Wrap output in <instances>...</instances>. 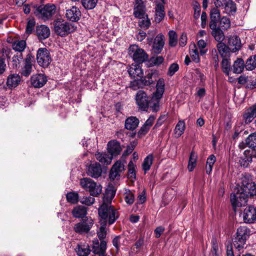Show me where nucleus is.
<instances>
[{
    "instance_id": "1",
    "label": "nucleus",
    "mask_w": 256,
    "mask_h": 256,
    "mask_svg": "<svg viewBox=\"0 0 256 256\" xmlns=\"http://www.w3.org/2000/svg\"><path fill=\"white\" fill-rule=\"evenodd\" d=\"M115 194L116 191L114 190H106L103 202L98 209L100 224L110 226L119 218L118 210L111 204Z\"/></svg>"
},
{
    "instance_id": "2",
    "label": "nucleus",
    "mask_w": 256,
    "mask_h": 256,
    "mask_svg": "<svg viewBox=\"0 0 256 256\" xmlns=\"http://www.w3.org/2000/svg\"><path fill=\"white\" fill-rule=\"evenodd\" d=\"M32 7L34 14L44 20L50 19L55 14L56 10V6L51 4L32 6Z\"/></svg>"
},
{
    "instance_id": "3",
    "label": "nucleus",
    "mask_w": 256,
    "mask_h": 256,
    "mask_svg": "<svg viewBox=\"0 0 256 256\" xmlns=\"http://www.w3.org/2000/svg\"><path fill=\"white\" fill-rule=\"evenodd\" d=\"M54 25L55 33L62 37L66 36L75 30L72 24L64 20H56Z\"/></svg>"
},
{
    "instance_id": "4",
    "label": "nucleus",
    "mask_w": 256,
    "mask_h": 256,
    "mask_svg": "<svg viewBox=\"0 0 256 256\" xmlns=\"http://www.w3.org/2000/svg\"><path fill=\"white\" fill-rule=\"evenodd\" d=\"M128 54L134 61L138 64L146 62L148 58V55L146 52L137 45L130 46L128 48Z\"/></svg>"
},
{
    "instance_id": "5",
    "label": "nucleus",
    "mask_w": 256,
    "mask_h": 256,
    "mask_svg": "<svg viewBox=\"0 0 256 256\" xmlns=\"http://www.w3.org/2000/svg\"><path fill=\"white\" fill-rule=\"evenodd\" d=\"M249 196L239 190L236 193L232 194L230 195V202L234 208L236 207L244 206L248 202Z\"/></svg>"
},
{
    "instance_id": "6",
    "label": "nucleus",
    "mask_w": 256,
    "mask_h": 256,
    "mask_svg": "<svg viewBox=\"0 0 256 256\" xmlns=\"http://www.w3.org/2000/svg\"><path fill=\"white\" fill-rule=\"evenodd\" d=\"M36 60L40 66L48 67L52 62L50 52L45 48H39L37 51Z\"/></svg>"
},
{
    "instance_id": "7",
    "label": "nucleus",
    "mask_w": 256,
    "mask_h": 256,
    "mask_svg": "<svg viewBox=\"0 0 256 256\" xmlns=\"http://www.w3.org/2000/svg\"><path fill=\"white\" fill-rule=\"evenodd\" d=\"M94 224V221L90 218L86 217L82 220L76 224L74 230L75 232L83 234L88 232Z\"/></svg>"
},
{
    "instance_id": "8",
    "label": "nucleus",
    "mask_w": 256,
    "mask_h": 256,
    "mask_svg": "<svg viewBox=\"0 0 256 256\" xmlns=\"http://www.w3.org/2000/svg\"><path fill=\"white\" fill-rule=\"evenodd\" d=\"M135 100L138 108L142 111H147L149 106L148 97L143 90H138L135 96Z\"/></svg>"
},
{
    "instance_id": "9",
    "label": "nucleus",
    "mask_w": 256,
    "mask_h": 256,
    "mask_svg": "<svg viewBox=\"0 0 256 256\" xmlns=\"http://www.w3.org/2000/svg\"><path fill=\"white\" fill-rule=\"evenodd\" d=\"M256 158V150L250 148L244 151V154L240 158L239 162L241 166L247 168L252 162V158Z\"/></svg>"
},
{
    "instance_id": "10",
    "label": "nucleus",
    "mask_w": 256,
    "mask_h": 256,
    "mask_svg": "<svg viewBox=\"0 0 256 256\" xmlns=\"http://www.w3.org/2000/svg\"><path fill=\"white\" fill-rule=\"evenodd\" d=\"M243 220L246 224H252L256 220V209L252 206L246 208L242 214Z\"/></svg>"
},
{
    "instance_id": "11",
    "label": "nucleus",
    "mask_w": 256,
    "mask_h": 256,
    "mask_svg": "<svg viewBox=\"0 0 256 256\" xmlns=\"http://www.w3.org/2000/svg\"><path fill=\"white\" fill-rule=\"evenodd\" d=\"M48 81L47 77L42 74H33L30 78L31 84L35 88H40L44 86Z\"/></svg>"
},
{
    "instance_id": "12",
    "label": "nucleus",
    "mask_w": 256,
    "mask_h": 256,
    "mask_svg": "<svg viewBox=\"0 0 256 256\" xmlns=\"http://www.w3.org/2000/svg\"><path fill=\"white\" fill-rule=\"evenodd\" d=\"M87 174L94 178H97L101 176L102 168L99 163L95 162L90 164L86 168Z\"/></svg>"
},
{
    "instance_id": "13",
    "label": "nucleus",
    "mask_w": 256,
    "mask_h": 256,
    "mask_svg": "<svg viewBox=\"0 0 256 256\" xmlns=\"http://www.w3.org/2000/svg\"><path fill=\"white\" fill-rule=\"evenodd\" d=\"M108 153L112 157L118 155L122 150L120 143L116 140H112L107 144Z\"/></svg>"
},
{
    "instance_id": "14",
    "label": "nucleus",
    "mask_w": 256,
    "mask_h": 256,
    "mask_svg": "<svg viewBox=\"0 0 256 256\" xmlns=\"http://www.w3.org/2000/svg\"><path fill=\"white\" fill-rule=\"evenodd\" d=\"M240 190L248 196H254L256 194V184L251 181L244 182L243 180Z\"/></svg>"
},
{
    "instance_id": "15",
    "label": "nucleus",
    "mask_w": 256,
    "mask_h": 256,
    "mask_svg": "<svg viewBox=\"0 0 256 256\" xmlns=\"http://www.w3.org/2000/svg\"><path fill=\"white\" fill-rule=\"evenodd\" d=\"M164 44V36L162 34H158L154 40L152 46L154 53L160 54L163 49Z\"/></svg>"
},
{
    "instance_id": "16",
    "label": "nucleus",
    "mask_w": 256,
    "mask_h": 256,
    "mask_svg": "<svg viewBox=\"0 0 256 256\" xmlns=\"http://www.w3.org/2000/svg\"><path fill=\"white\" fill-rule=\"evenodd\" d=\"M134 15L138 18H142L146 16L145 6L142 0L136 2V4L134 8Z\"/></svg>"
},
{
    "instance_id": "17",
    "label": "nucleus",
    "mask_w": 256,
    "mask_h": 256,
    "mask_svg": "<svg viewBox=\"0 0 256 256\" xmlns=\"http://www.w3.org/2000/svg\"><path fill=\"white\" fill-rule=\"evenodd\" d=\"M256 118V102L246 110L243 114V118L246 124L250 123Z\"/></svg>"
},
{
    "instance_id": "18",
    "label": "nucleus",
    "mask_w": 256,
    "mask_h": 256,
    "mask_svg": "<svg viewBox=\"0 0 256 256\" xmlns=\"http://www.w3.org/2000/svg\"><path fill=\"white\" fill-rule=\"evenodd\" d=\"M66 16L70 21L76 22L80 20L81 12L78 8L72 6L71 8L66 10Z\"/></svg>"
},
{
    "instance_id": "19",
    "label": "nucleus",
    "mask_w": 256,
    "mask_h": 256,
    "mask_svg": "<svg viewBox=\"0 0 256 256\" xmlns=\"http://www.w3.org/2000/svg\"><path fill=\"white\" fill-rule=\"evenodd\" d=\"M164 79L160 78L158 80L156 86V91L154 93L152 98L156 100L160 101L162 98L164 91Z\"/></svg>"
},
{
    "instance_id": "20",
    "label": "nucleus",
    "mask_w": 256,
    "mask_h": 256,
    "mask_svg": "<svg viewBox=\"0 0 256 256\" xmlns=\"http://www.w3.org/2000/svg\"><path fill=\"white\" fill-rule=\"evenodd\" d=\"M218 7L213 8L210 12V22L209 24L210 27L215 28V26H217V24L220 19V13Z\"/></svg>"
},
{
    "instance_id": "21",
    "label": "nucleus",
    "mask_w": 256,
    "mask_h": 256,
    "mask_svg": "<svg viewBox=\"0 0 256 256\" xmlns=\"http://www.w3.org/2000/svg\"><path fill=\"white\" fill-rule=\"evenodd\" d=\"M228 45L232 52H236L241 48L240 40L236 36H231L228 38Z\"/></svg>"
},
{
    "instance_id": "22",
    "label": "nucleus",
    "mask_w": 256,
    "mask_h": 256,
    "mask_svg": "<svg viewBox=\"0 0 256 256\" xmlns=\"http://www.w3.org/2000/svg\"><path fill=\"white\" fill-rule=\"evenodd\" d=\"M96 158L100 162L105 165L110 164L113 158L108 153L100 152L96 154Z\"/></svg>"
},
{
    "instance_id": "23",
    "label": "nucleus",
    "mask_w": 256,
    "mask_h": 256,
    "mask_svg": "<svg viewBox=\"0 0 256 256\" xmlns=\"http://www.w3.org/2000/svg\"><path fill=\"white\" fill-rule=\"evenodd\" d=\"M20 77L18 74H10L7 78V86L10 88H16L20 84Z\"/></svg>"
},
{
    "instance_id": "24",
    "label": "nucleus",
    "mask_w": 256,
    "mask_h": 256,
    "mask_svg": "<svg viewBox=\"0 0 256 256\" xmlns=\"http://www.w3.org/2000/svg\"><path fill=\"white\" fill-rule=\"evenodd\" d=\"M128 72L130 76L134 78L136 77L141 78L143 76L142 69L139 64H132L128 70Z\"/></svg>"
},
{
    "instance_id": "25",
    "label": "nucleus",
    "mask_w": 256,
    "mask_h": 256,
    "mask_svg": "<svg viewBox=\"0 0 256 256\" xmlns=\"http://www.w3.org/2000/svg\"><path fill=\"white\" fill-rule=\"evenodd\" d=\"M139 120L136 116H130L125 121V128L130 130H135L139 124Z\"/></svg>"
},
{
    "instance_id": "26",
    "label": "nucleus",
    "mask_w": 256,
    "mask_h": 256,
    "mask_svg": "<svg viewBox=\"0 0 256 256\" xmlns=\"http://www.w3.org/2000/svg\"><path fill=\"white\" fill-rule=\"evenodd\" d=\"M36 33L40 39L44 40L50 36V30L47 26L40 25L36 28Z\"/></svg>"
},
{
    "instance_id": "27",
    "label": "nucleus",
    "mask_w": 256,
    "mask_h": 256,
    "mask_svg": "<svg viewBox=\"0 0 256 256\" xmlns=\"http://www.w3.org/2000/svg\"><path fill=\"white\" fill-rule=\"evenodd\" d=\"M155 22L156 23H159L165 16L164 6L161 4H158L155 8Z\"/></svg>"
},
{
    "instance_id": "28",
    "label": "nucleus",
    "mask_w": 256,
    "mask_h": 256,
    "mask_svg": "<svg viewBox=\"0 0 256 256\" xmlns=\"http://www.w3.org/2000/svg\"><path fill=\"white\" fill-rule=\"evenodd\" d=\"M72 214L74 218H82L86 215L87 209L84 206H78L73 209Z\"/></svg>"
},
{
    "instance_id": "29",
    "label": "nucleus",
    "mask_w": 256,
    "mask_h": 256,
    "mask_svg": "<svg viewBox=\"0 0 256 256\" xmlns=\"http://www.w3.org/2000/svg\"><path fill=\"white\" fill-rule=\"evenodd\" d=\"M212 30V34L214 39L218 42H221L224 38V34L222 30L220 28L215 26V28L210 27Z\"/></svg>"
},
{
    "instance_id": "30",
    "label": "nucleus",
    "mask_w": 256,
    "mask_h": 256,
    "mask_svg": "<svg viewBox=\"0 0 256 256\" xmlns=\"http://www.w3.org/2000/svg\"><path fill=\"white\" fill-rule=\"evenodd\" d=\"M157 76V72L156 70H150L148 72L146 76L142 80V82L146 86H149L154 82Z\"/></svg>"
},
{
    "instance_id": "31",
    "label": "nucleus",
    "mask_w": 256,
    "mask_h": 256,
    "mask_svg": "<svg viewBox=\"0 0 256 256\" xmlns=\"http://www.w3.org/2000/svg\"><path fill=\"white\" fill-rule=\"evenodd\" d=\"M233 72L235 74L241 73L245 67L244 61L242 58H238L234 63Z\"/></svg>"
},
{
    "instance_id": "32",
    "label": "nucleus",
    "mask_w": 256,
    "mask_h": 256,
    "mask_svg": "<svg viewBox=\"0 0 256 256\" xmlns=\"http://www.w3.org/2000/svg\"><path fill=\"white\" fill-rule=\"evenodd\" d=\"M250 234V230L247 227L242 226L239 227L236 230V236L241 238L247 240Z\"/></svg>"
},
{
    "instance_id": "33",
    "label": "nucleus",
    "mask_w": 256,
    "mask_h": 256,
    "mask_svg": "<svg viewBox=\"0 0 256 256\" xmlns=\"http://www.w3.org/2000/svg\"><path fill=\"white\" fill-rule=\"evenodd\" d=\"M32 65L31 64L30 60L28 58H26L25 60V64L22 68L21 74L24 76H28L32 72Z\"/></svg>"
},
{
    "instance_id": "34",
    "label": "nucleus",
    "mask_w": 256,
    "mask_h": 256,
    "mask_svg": "<svg viewBox=\"0 0 256 256\" xmlns=\"http://www.w3.org/2000/svg\"><path fill=\"white\" fill-rule=\"evenodd\" d=\"M90 246L88 244H83L78 246L76 252L79 256H88L90 252Z\"/></svg>"
},
{
    "instance_id": "35",
    "label": "nucleus",
    "mask_w": 256,
    "mask_h": 256,
    "mask_svg": "<svg viewBox=\"0 0 256 256\" xmlns=\"http://www.w3.org/2000/svg\"><path fill=\"white\" fill-rule=\"evenodd\" d=\"M153 160L154 157L152 154H148L144 158V162L142 164V168L145 173L150 170L152 164Z\"/></svg>"
},
{
    "instance_id": "36",
    "label": "nucleus",
    "mask_w": 256,
    "mask_h": 256,
    "mask_svg": "<svg viewBox=\"0 0 256 256\" xmlns=\"http://www.w3.org/2000/svg\"><path fill=\"white\" fill-rule=\"evenodd\" d=\"M224 10L226 14L234 15L236 10V4L232 0H228L224 4Z\"/></svg>"
},
{
    "instance_id": "37",
    "label": "nucleus",
    "mask_w": 256,
    "mask_h": 256,
    "mask_svg": "<svg viewBox=\"0 0 256 256\" xmlns=\"http://www.w3.org/2000/svg\"><path fill=\"white\" fill-rule=\"evenodd\" d=\"M80 186L84 189L90 192V188L95 186V182L90 178H85L80 180Z\"/></svg>"
},
{
    "instance_id": "38",
    "label": "nucleus",
    "mask_w": 256,
    "mask_h": 256,
    "mask_svg": "<svg viewBox=\"0 0 256 256\" xmlns=\"http://www.w3.org/2000/svg\"><path fill=\"white\" fill-rule=\"evenodd\" d=\"M92 252L95 254H98L104 251H106V242L104 240H101L100 244L98 246H92Z\"/></svg>"
},
{
    "instance_id": "39",
    "label": "nucleus",
    "mask_w": 256,
    "mask_h": 256,
    "mask_svg": "<svg viewBox=\"0 0 256 256\" xmlns=\"http://www.w3.org/2000/svg\"><path fill=\"white\" fill-rule=\"evenodd\" d=\"M190 56L192 58V60L198 63L200 62V58L199 56V52L196 48V46L194 44L191 46V48L190 51Z\"/></svg>"
},
{
    "instance_id": "40",
    "label": "nucleus",
    "mask_w": 256,
    "mask_h": 256,
    "mask_svg": "<svg viewBox=\"0 0 256 256\" xmlns=\"http://www.w3.org/2000/svg\"><path fill=\"white\" fill-rule=\"evenodd\" d=\"M245 68L248 70H252L256 68V55L250 56L247 60Z\"/></svg>"
},
{
    "instance_id": "41",
    "label": "nucleus",
    "mask_w": 256,
    "mask_h": 256,
    "mask_svg": "<svg viewBox=\"0 0 256 256\" xmlns=\"http://www.w3.org/2000/svg\"><path fill=\"white\" fill-rule=\"evenodd\" d=\"M217 48L220 54L223 58L226 57L229 54V49L224 43L218 42L217 44Z\"/></svg>"
},
{
    "instance_id": "42",
    "label": "nucleus",
    "mask_w": 256,
    "mask_h": 256,
    "mask_svg": "<svg viewBox=\"0 0 256 256\" xmlns=\"http://www.w3.org/2000/svg\"><path fill=\"white\" fill-rule=\"evenodd\" d=\"M246 240L236 236L233 244L234 248L238 250H240L244 248Z\"/></svg>"
},
{
    "instance_id": "43",
    "label": "nucleus",
    "mask_w": 256,
    "mask_h": 256,
    "mask_svg": "<svg viewBox=\"0 0 256 256\" xmlns=\"http://www.w3.org/2000/svg\"><path fill=\"white\" fill-rule=\"evenodd\" d=\"M221 65L222 72L226 76H229L231 69L230 62V59L227 58H224L222 62Z\"/></svg>"
},
{
    "instance_id": "44",
    "label": "nucleus",
    "mask_w": 256,
    "mask_h": 256,
    "mask_svg": "<svg viewBox=\"0 0 256 256\" xmlns=\"http://www.w3.org/2000/svg\"><path fill=\"white\" fill-rule=\"evenodd\" d=\"M26 46V42L24 40H18L12 44V48L16 51L21 53L24 50Z\"/></svg>"
},
{
    "instance_id": "45",
    "label": "nucleus",
    "mask_w": 256,
    "mask_h": 256,
    "mask_svg": "<svg viewBox=\"0 0 256 256\" xmlns=\"http://www.w3.org/2000/svg\"><path fill=\"white\" fill-rule=\"evenodd\" d=\"M196 154L194 152L192 151L190 154L188 164V169L189 171H192L195 168L196 166Z\"/></svg>"
},
{
    "instance_id": "46",
    "label": "nucleus",
    "mask_w": 256,
    "mask_h": 256,
    "mask_svg": "<svg viewBox=\"0 0 256 256\" xmlns=\"http://www.w3.org/2000/svg\"><path fill=\"white\" fill-rule=\"evenodd\" d=\"M185 130V123L184 121L180 120L176 124L175 129L174 133L178 138L181 136L184 133Z\"/></svg>"
},
{
    "instance_id": "47",
    "label": "nucleus",
    "mask_w": 256,
    "mask_h": 256,
    "mask_svg": "<svg viewBox=\"0 0 256 256\" xmlns=\"http://www.w3.org/2000/svg\"><path fill=\"white\" fill-rule=\"evenodd\" d=\"M124 198L127 204L131 205L134 202V194L130 190L126 189L124 193Z\"/></svg>"
},
{
    "instance_id": "48",
    "label": "nucleus",
    "mask_w": 256,
    "mask_h": 256,
    "mask_svg": "<svg viewBox=\"0 0 256 256\" xmlns=\"http://www.w3.org/2000/svg\"><path fill=\"white\" fill-rule=\"evenodd\" d=\"M98 0H82V6L87 10H92L96 5Z\"/></svg>"
},
{
    "instance_id": "49",
    "label": "nucleus",
    "mask_w": 256,
    "mask_h": 256,
    "mask_svg": "<svg viewBox=\"0 0 256 256\" xmlns=\"http://www.w3.org/2000/svg\"><path fill=\"white\" fill-rule=\"evenodd\" d=\"M169 45L170 46H175L178 43V36L174 30H170L168 32Z\"/></svg>"
},
{
    "instance_id": "50",
    "label": "nucleus",
    "mask_w": 256,
    "mask_h": 256,
    "mask_svg": "<svg viewBox=\"0 0 256 256\" xmlns=\"http://www.w3.org/2000/svg\"><path fill=\"white\" fill-rule=\"evenodd\" d=\"M248 146L251 148L256 147V133H252L246 138Z\"/></svg>"
},
{
    "instance_id": "51",
    "label": "nucleus",
    "mask_w": 256,
    "mask_h": 256,
    "mask_svg": "<svg viewBox=\"0 0 256 256\" xmlns=\"http://www.w3.org/2000/svg\"><path fill=\"white\" fill-rule=\"evenodd\" d=\"M220 26L223 30H227L230 26V19L226 17L223 16L220 20Z\"/></svg>"
},
{
    "instance_id": "52",
    "label": "nucleus",
    "mask_w": 256,
    "mask_h": 256,
    "mask_svg": "<svg viewBox=\"0 0 256 256\" xmlns=\"http://www.w3.org/2000/svg\"><path fill=\"white\" fill-rule=\"evenodd\" d=\"M140 19L138 26L144 29L148 28L150 26L151 22L150 20L148 18V16L146 15L145 18Z\"/></svg>"
},
{
    "instance_id": "53",
    "label": "nucleus",
    "mask_w": 256,
    "mask_h": 256,
    "mask_svg": "<svg viewBox=\"0 0 256 256\" xmlns=\"http://www.w3.org/2000/svg\"><path fill=\"white\" fill-rule=\"evenodd\" d=\"M206 43L203 40H200L198 42L196 48L200 50L201 56L204 55L207 52V49H206Z\"/></svg>"
},
{
    "instance_id": "54",
    "label": "nucleus",
    "mask_w": 256,
    "mask_h": 256,
    "mask_svg": "<svg viewBox=\"0 0 256 256\" xmlns=\"http://www.w3.org/2000/svg\"><path fill=\"white\" fill-rule=\"evenodd\" d=\"M66 198L68 202L76 204L78 202V195L76 192H70L66 194Z\"/></svg>"
},
{
    "instance_id": "55",
    "label": "nucleus",
    "mask_w": 256,
    "mask_h": 256,
    "mask_svg": "<svg viewBox=\"0 0 256 256\" xmlns=\"http://www.w3.org/2000/svg\"><path fill=\"white\" fill-rule=\"evenodd\" d=\"M35 24L36 22L34 18L28 19L26 26V32L28 34H32L34 30Z\"/></svg>"
},
{
    "instance_id": "56",
    "label": "nucleus",
    "mask_w": 256,
    "mask_h": 256,
    "mask_svg": "<svg viewBox=\"0 0 256 256\" xmlns=\"http://www.w3.org/2000/svg\"><path fill=\"white\" fill-rule=\"evenodd\" d=\"M102 190V186L100 184H97L95 182V186H92V188H90V195L94 196H96L101 193Z\"/></svg>"
},
{
    "instance_id": "57",
    "label": "nucleus",
    "mask_w": 256,
    "mask_h": 256,
    "mask_svg": "<svg viewBox=\"0 0 256 256\" xmlns=\"http://www.w3.org/2000/svg\"><path fill=\"white\" fill-rule=\"evenodd\" d=\"M136 166L132 160L130 161L128 164V175L130 178H136Z\"/></svg>"
},
{
    "instance_id": "58",
    "label": "nucleus",
    "mask_w": 256,
    "mask_h": 256,
    "mask_svg": "<svg viewBox=\"0 0 256 256\" xmlns=\"http://www.w3.org/2000/svg\"><path fill=\"white\" fill-rule=\"evenodd\" d=\"M23 59L22 53L18 52L12 57V65L14 68H17Z\"/></svg>"
},
{
    "instance_id": "59",
    "label": "nucleus",
    "mask_w": 256,
    "mask_h": 256,
    "mask_svg": "<svg viewBox=\"0 0 256 256\" xmlns=\"http://www.w3.org/2000/svg\"><path fill=\"white\" fill-rule=\"evenodd\" d=\"M137 144L138 142L136 140L131 142L130 144L127 146L126 150L124 152L123 155L126 156L131 154Z\"/></svg>"
},
{
    "instance_id": "60",
    "label": "nucleus",
    "mask_w": 256,
    "mask_h": 256,
    "mask_svg": "<svg viewBox=\"0 0 256 256\" xmlns=\"http://www.w3.org/2000/svg\"><path fill=\"white\" fill-rule=\"evenodd\" d=\"M212 61L216 69L218 66V56L217 51L216 49H212L210 52Z\"/></svg>"
},
{
    "instance_id": "61",
    "label": "nucleus",
    "mask_w": 256,
    "mask_h": 256,
    "mask_svg": "<svg viewBox=\"0 0 256 256\" xmlns=\"http://www.w3.org/2000/svg\"><path fill=\"white\" fill-rule=\"evenodd\" d=\"M100 228L99 230L98 231L97 234L100 240H102L104 238L106 235V226H104L103 224H100Z\"/></svg>"
},
{
    "instance_id": "62",
    "label": "nucleus",
    "mask_w": 256,
    "mask_h": 256,
    "mask_svg": "<svg viewBox=\"0 0 256 256\" xmlns=\"http://www.w3.org/2000/svg\"><path fill=\"white\" fill-rule=\"evenodd\" d=\"M192 5L194 10V19L197 20L199 18L200 16V6L197 2H194Z\"/></svg>"
},
{
    "instance_id": "63",
    "label": "nucleus",
    "mask_w": 256,
    "mask_h": 256,
    "mask_svg": "<svg viewBox=\"0 0 256 256\" xmlns=\"http://www.w3.org/2000/svg\"><path fill=\"white\" fill-rule=\"evenodd\" d=\"M164 58L162 56H156L151 58L150 62L154 66H159L164 62Z\"/></svg>"
},
{
    "instance_id": "64",
    "label": "nucleus",
    "mask_w": 256,
    "mask_h": 256,
    "mask_svg": "<svg viewBox=\"0 0 256 256\" xmlns=\"http://www.w3.org/2000/svg\"><path fill=\"white\" fill-rule=\"evenodd\" d=\"M178 69V65L176 63H173L170 65L168 68V74L170 76H172Z\"/></svg>"
}]
</instances>
